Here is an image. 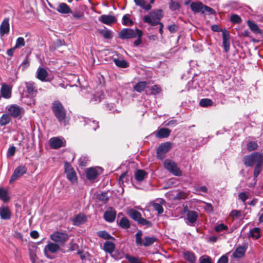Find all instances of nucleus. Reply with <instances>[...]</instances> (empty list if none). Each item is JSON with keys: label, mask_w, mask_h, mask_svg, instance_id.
I'll use <instances>...</instances> for the list:
<instances>
[{"label": "nucleus", "mask_w": 263, "mask_h": 263, "mask_svg": "<svg viewBox=\"0 0 263 263\" xmlns=\"http://www.w3.org/2000/svg\"><path fill=\"white\" fill-rule=\"evenodd\" d=\"M169 8L172 11H175L179 9L180 4L176 1H171L169 4Z\"/></svg>", "instance_id": "3c124183"}, {"label": "nucleus", "mask_w": 263, "mask_h": 263, "mask_svg": "<svg viewBox=\"0 0 263 263\" xmlns=\"http://www.w3.org/2000/svg\"><path fill=\"white\" fill-rule=\"evenodd\" d=\"M57 10L60 13L68 14L72 13L69 7L66 3H61L57 8Z\"/></svg>", "instance_id": "b1692460"}, {"label": "nucleus", "mask_w": 263, "mask_h": 263, "mask_svg": "<svg viewBox=\"0 0 263 263\" xmlns=\"http://www.w3.org/2000/svg\"><path fill=\"white\" fill-rule=\"evenodd\" d=\"M228 229V227L223 223H220L219 224H217L215 227V230L217 232H222L226 230H227Z\"/></svg>", "instance_id": "603ef678"}, {"label": "nucleus", "mask_w": 263, "mask_h": 263, "mask_svg": "<svg viewBox=\"0 0 263 263\" xmlns=\"http://www.w3.org/2000/svg\"><path fill=\"white\" fill-rule=\"evenodd\" d=\"M86 124L90 126V128L94 130H96L98 127V122L95 120H92L89 119H85L84 120Z\"/></svg>", "instance_id": "ea45409f"}, {"label": "nucleus", "mask_w": 263, "mask_h": 263, "mask_svg": "<svg viewBox=\"0 0 263 263\" xmlns=\"http://www.w3.org/2000/svg\"><path fill=\"white\" fill-rule=\"evenodd\" d=\"M65 172L69 180L73 183L77 182V177L76 172L71 165L67 162L65 164Z\"/></svg>", "instance_id": "1a4fd4ad"}, {"label": "nucleus", "mask_w": 263, "mask_h": 263, "mask_svg": "<svg viewBox=\"0 0 263 263\" xmlns=\"http://www.w3.org/2000/svg\"><path fill=\"white\" fill-rule=\"evenodd\" d=\"M11 121L10 117L8 114H3L0 118V125L4 126L9 123Z\"/></svg>", "instance_id": "a19ab883"}, {"label": "nucleus", "mask_w": 263, "mask_h": 263, "mask_svg": "<svg viewBox=\"0 0 263 263\" xmlns=\"http://www.w3.org/2000/svg\"><path fill=\"white\" fill-rule=\"evenodd\" d=\"M263 164H256L255 167L254 168V178H257L259 174H260L261 169H262V166Z\"/></svg>", "instance_id": "5fc2aeb1"}, {"label": "nucleus", "mask_w": 263, "mask_h": 263, "mask_svg": "<svg viewBox=\"0 0 263 263\" xmlns=\"http://www.w3.org/2000/svg\"><path fill=\"white\" fill-rule=\"evenodd\" d=\"M116 248V245L114 243L110 241H106L104 242L103 247V250L107 253L112 254Z\"/></svg>", "instance_id": "4be33fe9"}, {"label": "nucleus", "mask_w": 263, "mask_h": 263, "mask_svg": "<svg viewBox=\"0 0 263 263\" xmlns=\"http://www.w3.org/2000/svg\"><path fill=\"white\" fill-rule=\"evenodd\" d=\"M119 226L123 229H127L130 227L129 221L125 217L122 218L119 222Z\"/></svg>", "instance_id": "49530a36"}, {"label": "nucleus", "mask_w": 263, "mask_h": 263, "mask_svg": "<svg viewBox=\"0 0 263 263\" xmlns=\"http://www.w3.org/2000/svg\"><path fill=\"white\" fill-rule=\"evenodd\" d=\"M114 63L119 67L126 68L128 66V63L123 59H114Z\"/></svg>", "instance_id": "79ce46f5"}, {"label": "nucleus", "mask_w": 263, "mask_h": 263, "mask_svg": "<svg viewBox=\"0 0 263 263\" xmlns=\"http://www.w3.org/2000/svg\"><path fill=\"white\" fill-rule=\"evenodd\" d=\"M9 18H5L0 25V35L3 36L9 32Z\"/></svg>", "instance_id": "dca6fc26"}, {"label": "nucleus", "mask_w": 263, "mask_h": 263, "mask_svg": "<svg viewBox=\"0 0 263 263\" xmlns=\"http://www.w3.org/2000/svg\"><path fill=\"white\" fill-rule=\"evenodd\" d=\"M248 24L251 29V30H252L253 32L257 33H261V31L258 28V26L254 23L253 22L248 21Z\"/></svg>", "instance_id": "a18cd8bd"}, {"label": "nucleus", "mask_w": 263, "mask_h": 263, "mask_svg": "<svg viewBox=\"0 0 263 263\" xmlns=\"http://www.w3.org/2000/svg\"><path fill=\"white\" fill-rule=\"evenodd\" d=\"M184 258L191 263H194L196 261V257L195 254L191 251H186L183 253Z\"/></svg>", "instance_id": "c85d7f7f"}, {"label": "nucleus", "mask_w": 263, "mask_h": 263, "mask_svg": "<svg viewBox=\"0 0 263 263\" xmlns=\"http://www.w3.org/2000/svg\"><path fill=\"white\" fill-rule=\"evenodd\" d=\"M188 194L186 193L183 192H179L176 195V198L178 199H184L187 198Z\"/></svg>", "instance_id": "0e129e2a"}, {"label": "nucleus", "mask_w": 263, "mask_h": 263, "mask_svg": "<svg viewBox=\"0 0 263 263\" xmlns=\"http://www.w3.org/2000/svg\"><path fill=\"white\" fill-rule=\"evenodd\" d=\"M228 258L226 255H222L218 260L217 263H227Z\"/></svg>", "instance_id": "774afa93"}, {"label": "nucleus", "mask_w": 263, "mask_h": 263, "mask_svg": "<svg viewBox=\"0 0 263 263\" xmlns=\"http://www.w3.org/2000/svg\"><path fill=\"white\" fill-rule=\"evenodd\" d=\"M200 263H211L210 257L208 256H202L199 258Z\"/></svg>", "instance_id": "680f3d73"}, {"label": "nucleus", "mask_w": 263, "mask_h": 263, "mask_svg": "<svg viewBox=\"0 0 263 263\" xmlns=\"http://www.w3.org/2000/svg\"><path fill=\"white\" fill-rule=\"evenodd\" d=\"M172 144L169 142H166L161 144L157 151V157L159 159H163L165 156V154L171 149Z\"/></svg>", "instance_id": "423d86ee"}, {"label": "nucleus", "mask_w": 263, "mask_h": 263, "mask_svg": "<svg viewBox=\"0 0 263 263\" xmlns=\"http://www.w3.org/2000/svg\"><path fill=\"white\" fill-rule=\"evenodd\" d=\"M142 232L141 230L138 231L135 234L136 243L138 246H142L143 241L142 240Z\"/></svg>", "instance_id": "de8ad7c7"}, {"label": "nucleus", "mask_w": 263, "mask_h": 263, "mask_svg": "<svg viewBox=\"0 0 263 263\" xmlns=\"http://www.w3.org/2000/svg\"><path fill=\"white\" fill-rule=\"evenodd\" d=\"M244 164L246 166H252L257 164H263V155L259 153H253L243 158Z\"/></svg>", "instance_id": "7ed1b4c3"}, {"label": "nucleus", "mask_w": 263, "mask_h": 263, "mask_svg": "<svg viewBox=\"0 0 263 263\" xmlns=\"http://www.w3.org/2000/svg\"><path fill=\"white\" fill-rule=\"evenodd\" d=\"M230 33L229 32L224 30L222 31V44L226 52H228L230 49Z\"/></svg>", "instance_id": "2eb2a0df"}, {"label": "nucleus", "mask_w": 263, "mask_h": 263, "mask_svg": "<svg viewBox=\"0 0 263 263\" xmlns=\"http://www.w3.org/2000/svg\"><path fill=\"white\" fill-rule=\"evenodd\" d=\"M122 21L125 25L132 26L133 24V22L126 15L123 16Z\"/></svg>", "instance_id": "bf43d9fd"}, {"label": "nucleus", "mask_w": 263, "mask_h": 263, "mask_svg": "<svg viewBox=\"0 0 263 263\" xmlns=\"http://www.w3.org/2000/svg\"><path fill=\"white\" fill-rule=\"evenodd\" d=\"M0 199L4 202H7L10 200L8 192L2 187L0 188Z\"/></svg>", "instance_id": "58836bf2"}, {"label": "nucleus", "mask_w": 263, "mask_h": 263, "mask_svg": "<svg viewBox=\"0 0 263 263\" xmlns=\"http://www.w3.org/2000/svg\"><path fill=\"white\" fill-rule=\"evenodd\" d=\"M246 251V247L239 246L235 249V251L233 253L232 256L236 258H241L243 256Z\"/></svg>", "instance_id": "bb28decb"}, {"label": "nucleus", "mask_w": 263, "mask_h": 263, "mask_svg": "<svg viewBox=\"0 0 263 263\" xmlns=\"http://www.w3.org/2000/svg\"><path fill=\"white\" fill-rule=\"evenodd\" d=\"M0 92L2 97L5 99H9L11 97V88L8 85L2 84Z\"/></svg>", "instance_id": "f3484780"}, {"label": "nucleus", "mask_w": 263, "mask_h": 263, "mask_svg": "<svg viewBox=\"0 0 263 263\" xmlns=\"http://www.w3.org/2000/svg\"><path fill=\"white\" fill-rule=\"evenodd\" d=\"M231 21L233 23L240 24L242 22L241 17L237 14H234L231 15Z\"/></svg>", "instance_id": "864d4df0"}, {"label": "nucleus", "mask_w": 263, "mask_h": 263, "mask_svg": "<svg viewBox=\"0 0 263 263\" xmlns=\"http://www.w3.org/2000/svg\"><path fill=\"white\" fill-rule=\"evenodd\" d=\"M146 175L147 174L144 171L138 170L135 172V179L138 181H141L144 179Z\"/></svg>", "instance_id": "e433bc0d"}, {"label": "nucleus", "mask_w": 263, "mask_h": 263, "mask_svg": "<svg viewBox=\"0 0 263 263\" xmlns=\"http://www.w3.org/2000/svg\"><path fill=\"white\" fill-rule=\"evenodd\" d=\"M87 220V217L82 214L77 215L73 219L72 223L74 226H80L84 223Z\"/></svg>", "instance_id": "412c9836"}, {"label": "nucleus", "mask_w": 263, "mask_h": 263, "mask_svg": "<svg viewBox=\"0 0 263 263\" xmlns=\"http://www.w3.org/2000/svg\"><path fill=\"white\" fill-rule=\"evenodd\" d=\"M27 167L25 165H20L17 167L14 171V172L11 176L9 182L12 183L15 181L17 179L21 177L24 174L27 172Z\"/></svg>", "instance_id": "0eeeda50"}, {"label": "nucleus", "mask_w": 263, "mask_h": 263, "mask_svg": "<svg viewBox=\"0 0 263 263\" xmlns=\"http://www.w3.org/2000/svg\"><path fill=\"white\" fill-rule=\"evenodd\" d=\"M120 37L122 39H130L137 36V31L131 29H122L119 33Z\"/></svg>", "instance_id": "9b49d317"}, {"label": "nucleus", "mask_w": 263, "mask_h": 263, "mask_svg": "<svg viewBox=\"0 0 263 263\" xmlns=\"http://www.w3.org/2000/svg\"><path fill=\"white\" fill-rule=\"evenodd\" d=\"M157 238L155 237H145L143 240L142 246L148 247L156 242Z\"/></svg>", "instance_id": "7c9ffc66"}, {"label": "nucleus", "mask_w": 263, "mask_h": 263, "mask_svg": "<svg viewBox=\"0 0 263 263\" xmlns=\"http://www.w3.org/2000/svg\"><path fill=\"white\" fill-rule=\"evenodd\" d=\"M97 235L104 239L108 240V239H113L115 240V238L111 236L107 232L105 231H100L97 232Z\"/></svg>", "instance_id": "4c0bfd02"}, {"label": "nucleus", "mask_w": 263, "mask_h": 263, "mask_svg": "<svg viewBox=\"0 0 263 263\" xmlns=\"http://www.w3.org/2000/svg\"><path fill=\"white\" fill-rule=\"evenodd\" d=\"M99 21L103 24L109 25L116 21V18L111 15H102L99 17Z\"/></svg>", "instance_id": "393cba45"}, {"label": "nucleus", "mask_w": 263, "mask_h": 263, "mask_svg": "<svg viewBox=\"0 0 263 263\" xmlns=\"http://www.w3.org/2000/svg\"><path fill=\"white\" fill-rule=\"evenodd\" d=\"M25 44L24 39L22 37H19L16 39L14 48L17 49L21 47L24 46Z\"/></svg>", "instance_id": "8fccbe9b"}, {"label": "nucleus", "mask_w": 263, "mask_h": 263, "mask_svg": "<svg viewBox=\"0 0 263 263\" xmlns=\"http://www.w3.org/2000/svg\"><path fill=\"white\" fill-rule=\"evenodd\" d=\"M165 205V201L162 199H157L155 201L152 202V205L154 209L157 212L158 214L160 215L164 212L163 208Z\"/></svg>", "instance_id": "f8f14e48"}, {"label": "nucleus", "mask_w": 263, "mask_h": 263, "mask_svg": "<svg viewBox=\"0 0 263 263\" xmlns=\"http://www.w3.org/2000/svg\"><path fill=\"white\" fill-rule=\"evenodd\" d=\"M65 141L59 137L51 138L49 140L50 146L53 149H58L65 145Z\"/></svg>", "instance_id": "ddd939ff"}, {"label": "nucleus", "mask_w": 263, "mask_h": 263, "mask_svg": "<svg viewBox=\"0 0 263 263\" xmlns=\"http://www.w3.org/2000/svg\"><path fill=\"white\" fill-rule=\"evenodd\" d=\"M8 110L11 116L17 117L21 114L22 108L15 105H11L8 107Z\"/></svg>", "instance_id": "a211bd4d"}, {"label": "nucleus", "mask_w": 263, "mask_h": 263, "mask_svg": "<svg viewBox=\"0 0 263 263\" xmlns=\"http://www.w3.org/2000/svg\"><path fill=\"white\" fill-rule=\"evenodd\" d=\"M52 111L58 120L61 124L65 126L68 121L66 117V111L61 102L59 101H55L52 103Z\"/></svg>", "instance_id": "f257e3e1"}, {"label": "nucleus", "mask_w": 263, "mask_h": 263, "mask_svg": "<svg viewBox=\"0 0 263 263\" xmlns=\"http://www.w3.org/2000/svg\"><path fill=\"white\" fill-rule=\"evenodd\" d=\"M186 216H187V220H188L189 223H190L191 224H193L196 221L197 217H198V214L195 211H189L187 213Z\"/></svg>", "instance_id": "cd10ccee"}, {"label": "nucleus", "mask_w": 263, "mask_h": 263, "mask_svg": "<svg viewBox=\"0 0 263 263\" xmlns=\"http://www.w3.org/2000/svg\"><path fill=\"white\" fill-rule=\"evenodd\" d=\"M171 130L168 128H161L157 132L155 133V135L157 138H164L168 137Z\"/></svg>", "instance_id": "a878e982"}, {"label": "nucleus", "mask_w": 263, "mask_h": 263, "mask_svg": "<svg viewBox=\"0 0 263 263\" xmlns=\"http://www.w3.org/2000/svg\"><path fill=\"white\" fill-rule=\"evenodd\" d=\"M164 167L176 176H180L182 175V171L178 167L177 164L173 161L170 159H166L164 163Z\"/></svg>", "instance_id": "39448f33"}, {"label": "nucleus", "mask_w": 263, "mask_h": 263, "mask_svg": "<svg viewBox=\"0 0 263 263\" xmlns=\"http://www.w3.org/2000/svg\"><path fill=\"white\" fill-rule=\"evenodd\" d=\"M104 98V95L102 91H98L93 95V98L90 100L91 102L97 103L101 101Z\"/></svg>", "instance_id": "72a5a7b5"}, {"label": "nucleus", "mask_w": 263, "mask_h": 263, "mask_svg": "<svg viewBox=\"0 0 263 263\" xmlns=\"http://www.w3.org/2000/svg\"><path fill=\"white\" fill-rule=\"evenodd\" d=\"M36 75V78L42 82H49L51 80L47 71L45 68L39 67L37 69Z\"/></svg>", "instance_id": "9d476101"}, {"label": "nucleus", "mask_w": 263, "mask_h": 263, "mask_svg": "<svg viewBox=\"0 0 263 263\" xmlns=\"http://www.w3.org/2000/svg\"><path fill=\"white\" fill-rule=\"evenodd\" d=\"M147 83L145 81H141L137 83L134 87V89L139 92L143 91L146 87Z\"/></svg>", "instance_id": "c9c22d12"}, {"label": "nucleus", "mask_w": 263, "mask_h": 263, "mask_svg": "<svg viewBox=\"0 0 263 263\" xmlns=\"http://www.w3.org/2000/svg\"><path fill=\"white\" fill-rule=\"evenodd\" d=\"M98 173L96 168H90L87 170L86 172L87 178L90 180L96 179Z\"/></svg>", "instance_id": "473e14b6"}, {"label": "nucleus", "mask_w": 263, "mask_h": 263, "mask_svg": "<svg viewBox=\"0 0 263 263\" xmlns=\"http://www.w3.org/2000/svg\"><path fill=\"white\" fill-rule=\"evenodd\" d=\"M116 216V211L111 208L104 213V218L106 221L112 222L115 220Z\"/></svg>", "instance_id": "6ab92c4d"}, {"label": "nucleus", "mask_w": 263, "mask_h": 263, "mask_svg": "<svg viewBox=\"0 0 263 263\" xmlns=\"http://www.w3.org/2000/svg\"><path fill=\"white\" fill-rule=\"evenodd\" d=\"M24 85L26 89V92L32 97H34L37 93V90L35 84L33 82H27L24 83Z\"/></svg>", "instance_id": "4468645a"}, {"label": "nucleus", "mask_w": 263, "mask_h": 263, "mask_svg": "<svg viewBox=\"0 0 263 263\" xmlns=\"http://www.w3.org/2000/svg\"><path fill=\"white\" fill-rule=\"evenodd\" d=\"M30 258L32 263H35L36 259V253L32 250H30L29 252Z\"/></svg>", "instance_id": "69168bd1"}, {"label": "nucleus", "mask_w": 263, "mask_h": 263, "mask_svg": "<svg viewBox=\"0 0 263 263\" xmlns=\"http://www.w3.org/2000/svg\"><path fill=\"white\" fill-rule=\"evenodd\" d=\"M134 2L137 6L142 8L146 11L150 10L152 8L149 4H146V1L145 0H134Z\"/></svg>", "instance_id": "c756f323"}, {"label": "nucleus", "mask_w": 263, "mask_h": 263, "mask_svg": "<svg viewBox=\"0 0 263 263\" xmlns=\"http://www.w3.org/2000/svg\"><path fill=\"white\" fill-rule=\"evenodd\" d=\"M115 104L114 103H107L106 104V107L107 108L110 110V111H111L113 113H115V112H119V111L115 108Z\"/></svg>", "instance_id": "052dcab7"}, {"label": "nucleus", "mask_w": 263, "mask_h": 263, "mask_svg": "<svg viewBox=\"0 0 263 263\" xmlns=\"http://www.w3.org/2000/svg\"><path fill=\"white\" fill-rule=\"evenodd\" d=\"M126 258L130 263H141L139 258L136 257L131 256L129 255L126 256Z\"/></svg>", "instance_id": "13d9d810"}, {"label": "nucleus", "mask_w": 263, "mask_h": 263, "mask_svg": "<svg viewBox=\"0 0 263 263\" xmlns=\"http://www.w3.org/2000/svg\"><path fill=\"white\" fill-rule=\"evenodd\" d=\"M138 222L139 224L145 226L146 228H149L152 226V223L151 221L147 220L146 219H144L142 217L139 220Z\"/></svg>", "instance_id": "09e8293b"}, {"label": "nucleus", "mask_w": 263, "mask_h": 263, "mask_svg": "<svg viewBox=\"0 0 263 263\" xmlns=\"http://www.w3.org/2000/svg\"><path fill=\"white\" fill-rule=\"evenodd\" d=\"M50 239L57 243L64 245L69 238V235L64 232L57 231L50 235Z\"/></svg>", "instance_id": "20e7f679"}, {"label": "nucleus", "mask_w": 263, "mask_h": 263, "mask_svg": "<svg viewBox=\"0 0 263 263\" xmlns=\"http://www.w3.org/2000/svg\"><path fill=\"white\" fill-rule=\"evenodd\" d=\"M162 16L161 10H154L144 16L143 21L151 26H155L160 23V21Z\"/></svg>", "instance_id": "f03ea898"}, {"label": "nucleus", "mask_w": 263, "mask_h": 263, "mask_svg": "<svg viewBox=\"0 0 263 263\" xmlns=\"http://www.w3.org/2000/svg\"><path fill=\"white\" fill-rule=\"evenodd\" d=\"M213 104V102L209 99H202L199 102L200 105L204 107L212 106Z\"/></svg>", "instance_id": "c03bdc74"}, {"label": "nucleus", "mask_w": 263, "mask_h": 263, "mask_svg": "<svg viewBox=\"0 0 263 263\" xmlns=\"http://www.w3.org/2000/svg\"><path fill=\"white\" fill-rule=\"evenodd\" d=\"M0 216L2 219L8 220L11 217V212L7 206L0 208Z\"/></svg>", "instance_id": "aec40b11"}, {"label": "nucleus", "mask_w": 263, "mask_h": 263, "mask_svg": "<svg viewBox=\"0 0 263 263\" xmlns=\"http://www.w3.org/2000/svg\"><path fill=\"white\" fill-rule=\"evenodd\" d=\"M249 236L254 239H258L260 237V229L258 228H254L250 230Z\"/></svg>", "instance_id": "f704fd0d"}, {"label": "nucleus", "mask_w": 263, "mask_h": 263, "mask_svg": "<svg viewBox=\"0 0 263 263\" xmlns=\"http://www.w3.org/2000/svg\"><path fill=\"white\" fill-rule=\"evenodd\" d=\"M258 145L256 142L251 141L247 144V149L251 152L256 149L257 148Z\"/></svg>", "instance_id": "6e6d98bb"}, {"label": "nucleus", "mask_w": 263, "mask_h": 263, "mask_svg": "<svg viewBox=\"0 0 263 263\" xmlns=\"http://www.w3.org/2000/svg\"><path fill=\"white\" fill-rule=\"evenodd\" d=\"M248 194L249 193L247 192H241L239 193L238 195L239 199H240L242 202H245L246 200L248 198Z\"/></svg>", "instance_id": "e2e57ef3"}, {"label": "nucleus", "mask_w": 263, "mask_h": 263, "mask_svg": "<svg viewBox=\"0 0 263 263\" xmlns=\"http://www.w3.org/2000/svg\"><path fill=\"white\" fill-rule=\"evenodd\" d=\"M60 249V245L55 242H49L45 246L44 249L45 255L49 258H51L49 253H55Z\"/></svg>", "instance_id": "6e6552de"}, {"label": "nucleus", "mask_w": 263, "mask_h": 263, "mask_svg": "<svg viewBox=\"0 0 263 263\" xmlns=\"http://www.w3.org/2000/svg\"><path fill=\"white\" fill-rule=\"evenodd\" d=\"M136 31H137V36H138V39L134 42V44L135 46H138L141 43V37L142 35V32L141 31H140L139 29H136Z\"/></svg>", "instance_id": "4d7b16f0"}, {"label": "nucleus", "mask_w": 263, "mask_h": 263, "mask_svg": "<svg viewBox=\"0 0 263 263\" xmlns=\"http://www.w3.org/2000/svg\"><path fill=\"white\" fill-rule=\"evenodd\" d=\"M204 12H207L209 14H214L215 13V11L214 9L205 5L204 6L202 13H204Z\"/></svg>", "instance_id": "338daca9"}, {"label": "nucleus", "mask_w": 263, "mask_h": 263, "mask_svg": "<svg viewBox=\"0 0 263 263\" xmlns=\"http://www.w3.org/2000/svg\"><path fill=\"white\" fill-rule=\"evenodd\" d=\"M98 31L106 39H110L112 37L111 31L108 29H99Z\"/></svg>", "instance_id": "37998d69"}, {"label": "nucleus", "mask_w": 263, "mask_h": 263, "mask_svg": "<svg viewBox=\"0 0 263 263\" xmlns=\"http://www.w3.org/2000/svg\"><path fill=\"white\" fill-rule=\"evenodd\" d=\"M204 5L199 2H193L191 4V8L194 13L202 12Z\"/></svg>", "instance_id": "5701e85b"}, {"label": "nucleus", "mask_w": 263, "mask_h": 263, "mask_svg": "<svg viewBox=\"0 0 263 263\" xmlns=\"http://www.w3.org/2000/svg\"><path fill=\"white\" fill-rule=\"evenodd\" d=\"M128 215L134 220L137 221V222L141 217V214L138 211L131 209L128 211Z\"/></svg>", "instance_id": "2f4dec72"}]
</instances>
